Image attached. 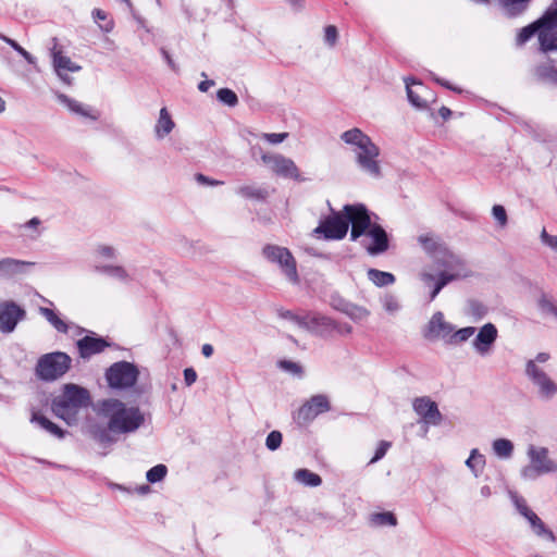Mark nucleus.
I'll return each mask as SVG.
<instances>
[{
  "mask_svg": "<svg viewBox=\"0 0 557 557\" xmlns=\"http://www.w3.org/2000/svg\"><path fill=\"white\" fill-rule=\"evenodd\" d=\"M98 416L107 419L109 431L117 434L135 432L145 422V417L138 407H127L115 398L99 401Z\"/></svg>",
  "mask_w": 557,
  "mask_h": 557,
  "instance_id": "nucleus-1",
  "label": "nucleus"
},
{
  "mask_svg": "<svg viewBox=\"0 0 557 557\" xmlns=\"http://www.w3.org/2000/svg\"><path fill=\"white\" fill-rule=\"evenodd\" d=\"M90 400L89 392L75 384H66L61 396L51 404L52 412L67 424L76 421L81 408L87 407Z\"/></svg>",
  "mask_w": 557,
  "mask_h": 557,
  "instance_id": "nucleus-2",
  "label": "nucleus"
},
{
  "mask_svg": "<svg viewBox=\"0 0 557 557\" xmlns=\"http://www.w3.org/2000/svg\"><path fill=\"white\" fill-rule=\"evenodd\" d=\"M341 138L346 144L354 145L359 149L357 152V162L361 169L373 176L381 174V168L377 161L380 149L368 135L355 127L344 132Z\"/></svg>",
  "mask_w": 557,
  "mask_h": 557,
  "instance_id": "nucleus-3",
  "label": "nucleus"
},
{
  "mask_svg": "<svg viewBox=\"0 0 557 557\" xmlns=\"http://www.w3.org/2000/svg\"><path fill=\"white\" fill-rule=\"evenodd\" d=\"M65 352L55 351L41 356L36 364V375L42 381H54L64 375L71 367Z\"/></svg>",
  "mask_w": 557,
  "mask_h": 557,
  "instance_id": "nucleus-4",
  "label": "nucleus"
},
{
  "mask_svg": "<svg viewBox=\"0 0 557 557\" xmlns=\"http://www.w3.org/2000/svg\"><path fill=\"white\" fill-rule=\"evenodd\" d=\"M262 255L268 261L276 263L289 282H299L297 262L288 248L268 244L262 248Z\"/></svg>",
  "mask_w": 557,
  "mask_h": 557,
  "instance_id": "nucleus-5",
  "label": "nucleus"
},
{
  "mask_svg": "<svg viewBox=\"0 0 557 557\" xmlns=\"http://www.w3.org/2000/svg\"><path fill=\"white\" fill-rule=\"evenodd\" d=\"M343 213L345 221H347V230H349V224H351L350 240L352 242L366 235L374 224L371 221L369 210L362 203L345 205Z\"/></svg>",
  "mask_w": 557,
  "mask_h": 557,
  "instance_id": "nucleus-6",
  "label": "nucleus"
},
{
  "mask_svg": "<svg viewBox=\"0 0 557 557\" xmlns=\"http://www.w3.org/2000/svg\"><path fill=\"white\" fill-rule=\"evenodd\" d=\"M346 222L343 210L338 212L332 211V214L320 221L319 225L313 228L311 235L325 240L344 239L348 233Z\"/></svg>",
  "mask_w": 557,
  "mask_h": 557,
  "instance_id": "nucleus-7",
  "label": "nucleus"
},
{
  "mask_svg": "<svg viewBox=\"0 0 557 557\" xmlns=\"http://www.w3.org/2000/svg\"><path fill=\"white\" fill-rule=\"evenodd\" d=\"M539 44L540 50L544 53L557 51V0L553 1L552 5L541 17Z\"/></svg>",
  "mask_w": 557,
  "mask_h": 557,
  "instance_id": "nucleus-8",
  "label": "nucleus"
},
{
  "mask_svg": "<svg viewBox=\"0 0 557 557\" xmlns=\"http://www.w3.org/2000/svg\"><path fill=\"white\" fill-rule=\"evenodd\" d=\"M418 242L421 247L430 255H442L445 260H443L442 265L448 269H456L462 267V260L454 255L443 243V240L433 233L422 234L418 237Z\"/></svg>",
  "mask_w": 557,
  "mask_h": 557,
  "instance_id": "nucleus-9",
  "label": "nucleus"
},
{
  "mask_svg": "<svg viewBox=\"0 0 557 557\" xmlns=\"http://www.w3.org/2000/svg\"><path fill=\"white\" fill-rule=\"evenodd\" d=\"M137 368L127 362L120 361L113 363L107 371V381L111 387L126 388L133 386L138 379Z\"/></svg>",
  "mask_w": 557,
  "mask_h": 557,
  "instance_id": "nucleus-10",
  "label": "nucleus"
},
{
  "mask_svg": "<svg viewBox=\"0 0 557 557\" xmlns=\"http://www.w3.org/2000/svg\"><path fill=\"white\" fill-rule=\"evenodd\" d=\"M261 160L264 164L269 165L272 172L278 176L301 181L299 169L295 162L282 154L263 153Z\"/></svg>",
  "mask_w": 557,
  "mask_h": 557,
  "instance_id": "nucleus-11",
  "label": "nucleus"
},
{
  "mask_svg": "<svg viewBox=\"0 0 557 557\" xmlns=\"http://www.w3.org/2000/svg\"><path fill=\"white\" fill-rule=\"evenodd\" d=\"M330 409L331 405L325 395H314L297 410L295 420L298 424L304 425Z\"/></svg>",
  "mask_w": 557,
  "mask_h": 557,
  "instance_id": "nucleus-12",
  "label": "nucleus"
},
{
  "mask_svg": "<svg viewBox=\"0 0 557 557\" xmlns=\"http://www.w3.org/2000/svg\"><path fill=\"white\" fill-rule=\"evenodd\" d=\"M407 96L409 101L417 108L424 109L435 101V95L421 82L406 79Z\"/></svg>",
  "mask_w": 557,
  "mask_h": 557,
  "instance_id": "nucleus-13",
  "label": "nucleus"
},
{
  "mask_svg": "<svg viewBox=\"0 0 557 557\" xmlns=\"http://www.w3.org/2000/svg\"><path fill=\"white\" fill-rule=\"evenodd\" d=\"M412 407L416 413L426 424L437 425L442 421V414L438 410L437 404L428 396L417 397L412 401Z\"/></svg>",
  "mask_w": 557,
  "mask_h": 557,
  "instance_id": "nucleus-14",
  "label": "nucleus"
},
{
  "mask_svg": "<svg viewBox=\"0 0 557 557\" xmlns=\"http://www.w3.org/2000/svg\"><path fill=\"white\" fill-rule=\"evenodd\" d=\"M527 373L540 387V391L544 396L550 397L557 393V385L535 364L533 360L528 362Z\"/></svg>",
  "mask_w": 557,
  "mask_h": 557,
  "instance_id": "nucleus-15",
  "label": "nucleus"
},
{
  "mask_svg": "<svg viewBox=\"0 0 557 557\" xmlns=\"http://www.w3.org/2000/svg\"><path fill=\"white\" fill-rule=\"evenodd\" d=\"M24 314L25 311L14 302L2 305L0 307V330L2 332H12Z\"/></svg>",
  "mask_w": 557,
  "mask_h": 557,
  "instance_id": "nucleus-16",
  "label": "nucleus"
},
{
  "mask_svg": "<svg viewBox=\"0 0 557 557\" xmlns=\"http://www.w3.org/2000/svg\"><path fill=\"white\" fill-rule=\"evenodd\" d=\"M372 238V243L366 247V250L371 256L384 253L389 248V240L386 231L377 223L366 234Z\"/></svg>",
  "mask_w": 557,
  "mask_h": 557,
  "instance_id": "nucleus-17",
  "label": "nucleus"
},
{
  "mask_svg": "<svg viewBox=\"0 0 557 557\" xmlns=\"http://www.w3.org/2000/svg\"><path fill=\"white\" fill-rule=\"evenodd\" d=\"M77 349L81 358L88 359L94 355L102 352L110 344L102 337L86 335L78 339Z\"/></svg>",
  "mask_w": 557,
  "mask_h": 557,
  "instance_id": "nucleus-18",
  "label": "nucleus"
},
{
  "mask_svg": "<svg viewBox=\"0 0 557 557\" xmlns=\"http://www.w3.org/2000/svg\"><path fill=\"white\" fill-rule=\"evenodd\" d=\"M532 78L539 84L557 85V64L547 59L536 64L532 71Z\"/></svg>",
  "mask_w": 557,
  "mask_h": 557,
  "instance_id": "nucleus-19",
  "label": "nucleus"
},
{
  "mask_svg": "<svg viewBox=\"0 0 557 557\" xmlns=\"http://www.w3.org/2000/svg\"><path fill=\"white\" fill-rule=\"evenodd\" d=\"M51 55L53 60V66L58 75L65 81V74L67 72H77L81 66L72 62V60L64 55L62 50L57 45L51 49Z\"/></svg>",
  "mask_w": 557,
  "mask_h": 557,
  "instance_id": "nucleus-20",
  "label": "nucleus"
},
{
  "mask_svg": "<svg viewBox=\"0 0 557 557\" xmlns=\"http://www.w3.org/2000/svg\"><path fill=\"white\" fill-rule=\"evenodd\" d=\"M497 329L492 323H486L479 331L475 339L474 347L480 354H486L490 350L491 345L496 341Z\"/></svg>",
  "mask_w": 557,
  "mask_h": 557,
  "instance_id": "nucleus-21",
  "label": "nucleus"
},
{
  "mask_svg": "<svg viewBox=\"0 0 557 557\" xmlns=\"http://www.w3.org/2000/svg\"><path fill=\"white\" fill-rule=\"evenodd\" d=\"M453 332V326L445 321L444 314L442 312H436L433 314L429 322L428 336L443 338L447 336L451 337Z\"/></svg>",
  "mask_w": 557,
  "mask_h": 557,
  "instance_id": "nucleus-22",
  "label": "nucleus"
},
{
  "mask_svg": "<svg viewBox=\"0 0 557 557\" xmlns=\"http://www.w3.org/2000/svg\"><path fill=\"white\" fill-rule=\"evenodd\" d=\"M455 272L443 271L440 273L438 278L435 283V286L431 293V300H433L438 293L451 281L459 278L460 276H468V272L466 271L465 262L462 261V267L450 269Z\"/></svg>",
  "mask_w": 557,
  "mask_h": 557,
  "instance_id": "nucleus-23",
  "label": "nucleus"
},
{
  "mask_svg": "<svg viewBox=\"0 0 557 557\" xmlns=\"http://www.w3.org/2000/svg\"><path fill=\"white\" fill-rule=\"evenodd\" d=\"M531 459L534 468L540 472H550L556 470V466L548 458V451L545 448L532 449Z\"/></svg>",
  "mask_w": 557,
  "mask_h": 557,
  "instance_id": "nucleus-24",
  "label": "nucleus"
},
{
  "mask_svg": "<svg viewBox=\"0 0 557 557\" xmlns=\"http://www.w3.org/2000/svg\"><path fill=\"white\" fill-rule=\"evenodd\" d=\"M30 421L37 423L45 431L58 438H63L65 435V431L63 429L38 411L33 412Z\"/></svg>",
  "mask_w": 557,
  "mask_h": 557,
  "instance_id": "nucleus-25",
  "label": "nucleus"
},
{
  "mask_svg": "<svg viewBox=\"0 0 557 557\" xmlns=\"http://www.w3.org/2000/svg\"><path fill=\"white\" fill-rule=\"evenodd\" d=\"M174 122L166 108L160 110L159 120L156 124L154 132L159 138H163L169 135L174 128Z\"/></svg>",
  "mask_w": 557,
  "mask_h": 557,
  "instance_id": "nucleus-26",
  "label": "nucleus"
},
{
  "mask_svg": "<svg viewBox=\"0 0 557 557\" xmlns=\"http://www.w3.org/2000/svg\"><path fill=\"white\" fill-rule=\"evenodd\" d=\"M537 307L542 314L553 317L557 321V301L546 293H541Z\"/></svg>",
  "mask_w": 557,
  "mask_h": 557,
  "instance_id": "nucleus-27",
  "label": "nucleus"
},
{
  "mask_svg": "<svg viewBox=\"0 0 557 557\" xmlns=\"http://www.w3.org/2000/svg\"><path fill=\"white\" fill-rule=\"evenodd\" d=\"M367 275H368V278L375 286H379V287L392 285L395 282L394 274H392L389 272H384V271H381L377 269H373V268H371L367 271Z\"/></svg>",
  "mask_w": 557,
  "mask_h": 557,
  "instance_id": "nucleus-28",
  "label": "nucleus"
},
{
  "mask_svg": "<svg viewBox=\"0 0 557 557\" xmlns=\"http://www.w3.org/2000/svg\"><path fill=\"white\" fill-rule=\"evenodd\" d=\"M525 519L530 522L536 535L544 536L550 542H554L556 540L553 531L546 528L544 522L534 511L531 515H529Z\"/></svg>",
  "mask_w": 557,
  "mask_h": 557,
  "instance_id": "nucleus-29",
  "label": "nucleus"
},
{
  "mask_svg": "<svg viewBox=\"0 0 557 557\" xmlns=\"http://www.w3.org/2000/svg\"><path fill=\"white\" fill-rule=\"evenodd\" d=\"M237 194L246 199H252L258 201H263L268 198L269 193L265 188L252 186V185H244L238 187Z\"/></svg>",
  "mask_w": 557,
  "mask_h": 557,
  "instance_id": "nucleus-30",
  "label": "nucleus"
},
{
  "mask_svg": "<svg viewBox=\"0 0 557 557\" xmlns=\"http://www.w3.org/2000/svg\"><path fill=\"white\" fill-rule=\"evenodd\" d=\"M536 33H541V18L520 29L516 38L517 45H524Z\"/></svg>",
  "mask_w": 557,
  "mask_h": 557,
  "instance_id": "nucleus-31",
  "label": "nucleus"
},
{
  "mask_svg": "<svg viewBox=\"0 0 557 557\" xmlns=\"http://www.w3.org/2000/svg\"><path fill=\"white\" fill-rule=\"evenodd\" d=\"M295 479L308 486H319L322 483L321 476L308 469L297 470L295 472Z\"/></svg>",
  "mask_w": 557,
  "mask_h": 557,
  "instance_id": "nucleus-32",
  "label": "nucleus"
},
{
  "mask_svg": "<svg viewBox=\"0 0 557 557\" xmlns=\"http://www.w3.org/2000/svg\"><path fill=\"white\" fill-rule=\"evenodd\" d=\"M40 313L58 332H67V324L52 309L41 307Z\"/></svg>",
  "mask_w": 557,
  "mask_h": 557,
  "instance_id": "nucleus-33",
  "label": "nucleus"
},
{
  "mask_svg": "<svg viewBox=\"0 0 557 557\" xmlns=\"http://www.w3.org/2000/svg\"><path fill=\"white\" fill-rule=\"evenodd\" d=\"M92 17L95 22L99 23V26L102 30L109 33L113 29V20L109 18L108 13L102 9H94Z\"/></svg>",
  "mask_w": 557,
  "mask_h": 557,
  "instance_id": "nucleus-34",
  "label": "nucleus"
},
{
  "mask_svg": "<svg viewBox=\"0 0 557 557\" xmlns=\"http://www.w3.org/2000/svg\"><path fill=\"white\" fill-rule=\"evenodd\" d=\"M59 100L64 103L71 111L79 114V115H83V116H89V117H92V119H96V116L91 115L88 110L79 102H77L76 100H73V99H70L67 96L65 95H59Z\"/></svg>",
  "mask_w": 557,
  "mask_h": 557,
  "instance_id": "nucleus-35",
  "label": "nucleus"
},
{
  "mask_svg": "<svg viewBox=\"0 0 557 557\" xmlns=\"http://www.w3.org/2000/svg\"><path fill=\"white\" fill-rule=\"evenodd\" d=\"M511 15H519L528 8L531 0H500Z\"/></svg>",
  "mask_w": 557,
  "mask_h": 557,
  "instance_id": "nucleus-36",
  "label": "nucleus"
},
{
  "mask_svg": "<svg viewBox=\"0 0 557 557\" xmlns=\"http://www.w3.org/2000/svg\"><path fill=\"white\" fill-rule=\"evenodd\" d=\"M493 448L499 457H509L512 454L513 445L509 440L498 438L493 443Z\"/></svg>",
  "mask_w": 557,
  "mask_h": 557,
  "instance_id": "nucleus-37",
  "label": "nucleus"
},
{
  "mask_svg": "<svg viewBox=\"0 0 557 557\" xmlns=\"http://www.w3.org/2000/svg\"><path fill=\"white\" fill-rule=\"evenodd\" d=\"M27 264L24 261H20L12 258H5L0 260V271L5 274H12L21 270L23 265Z\"/></svg>",
  "mask_w": 557,
  "mask_h": 557,
  "instance_id": "nucleus-38",
  "label": "nucleus"
},
{
  "mask_svg": "<svg viewBox=\"0 0 557 557\" xmlns=\"http://www.w3.org/2000/svg\"><path fill=\"white\" fill-rule=\"evenodd\" d=\"M371 521L375 525H396L397 524V518L393 512L386 511V512H379L374 513L371 517Z\"/></svg>",
  "mask_w": 557,
  "mask_h": 557,
  "instance_id": "nucleus-39",
  "label": "nucleus"
},
{
  "mask_svg": "<svg viewBox=\"0 0 557 557\" xmlns=\"http://www.w3.org/2000/svg\"><path fill=\"white\" fill-rule=\"evenodd\" d=\"M218 100L228 107H235L238 103L237 95L230 88H221L216 92Z\"/></svg>",
  "mask_w": 557,
  "mask_h": 557,
  "instance_id": "nucleus-40",
  "label": "nucleus"
},
{
  "mask_svg": "<svg viewBox=\"0 0 557 557\" xmlns=\"http://www.w3.org/2000/svg\"><path fill=\"white\" fill-rule=\"evenodd\" d=\"M168 473V468L164 465H157L148 470L146 478L150 483L162 481Z\"/></svg>",
  "mask_w": 557,
  "mask_h": 557,
  "instance_id": "nucleus-41",
  "label": "nucleus"
},
{
  "mask_svg": "<svg viewBox=\"0 0 557 557\" xmlns=\"http://www.w3.org/2000/svg\"><path fill=\"white\" fill-rule=\"evenodd\" d=\"M467 466L474 472L482 470L485 465V458L479 454L476 449H473L466 461Z\"/></svg>",
  "mask_w": 557,
  "mask_h": 557,
  "instance_id": "nucleus-42",
  "label": "nucleus"
},
{
  "mask_svg": "<svg viewBox=\"0 0 557 557\" xmlns=\"http://www.w3.org/2000/svg\"><path fill=\"white\" fill-rule=\"evenodd\" d=\"M277 366L283 371H286L295 376L301 377L304 374L302 367L297 362L290 360H280Z\"/></svg>",
  "mask_w": 557,
  "mask_h": 557,
  "instance_id": "nucleus-43",
  "label": "nucleus"
},
{
  "mask_svg": "<svg viewBox=\"0 0 557 557\" xmlns=\"http://www.w3.org/2000/svg\"><path fill=\"white\" fill-rule=\"evenodd\" d=\"M0 38L4 42L10 45L16 52H18L29 64L35 63V58L28 51H26L22 46H20L15 40H13L4 35H0Z\"/></svg>",
  "mask_w": 557,
  "mask_h": 557,
  "instance_id": "nucleus-44",
  "label": "nucleus"
},
{
  "mask_svg": "<svg viewBox=\"0 0 557 557\" xmlns=\"http://www.w3.org/2000/svg\"><path fill=\"white\" fill-rule=\"evenodd\" d=\"M474 332L475 329L473 326L463 327L456 332H453L450 338L454 343H461L470 338L474 334Z\"/></svg>",
  "mask_w": 557,
  "mask_h": 557,
  "instance_id": "nucleus-45",
  "label": "nucleus"
},
{
  "mask_svg": "<svg viewBox=\"0 0 557 557\" xmlns=\"http://www.w3.org/2000/svg\"><path fill=\"white\" fill-rule=\"evenodd\" d=\"M282 440L283 436L280 431H272L267 436L265 445L270 450H275L281 446Z\"/></svg>",
  "mask_w": 557,
  "mask_h": 557,
  "instance_id": "nucleus-46",
  "label": "nucleus"
},
{
  "mask_svg": "<svg viewBox=\"0 0 557 557\" xmlns=\"http://www.w3.org/2000/svg\"><path fill=\"white\" fill-rule=\"evenodd\" d=\"M392 443L387 441H381L375 449L374 456L371 458L369 463H375L379 460H381L387 453V450L391 448Z\"/></svg>",
  "mask_w": 557,
  "mask_h": 557,
  "instance_id": "nucleus-47",
  "label": "nucleus"
},
{
  "mask_svg": "<svg viewBox=\"0 0 557 557\" xmlns=\"http://www.w3.org/2000/svg\"><path fill=\"white\" fill-rule=\"evenodd\" d=\"M493 216L498 222V224L504 227L507 224V213L503 206L495 205L492 209Z\"/></svg>",
  "mask_w": 557,
  "mask_h": 557,
  "instance_id": "nucleus-48",
  "label": "nucleus"
},
{
  "mask_svg": "<svg viewBox=\"0 0 557 557\" xmlns=\"http://www.w3.org/2000/svg\"><path fill=\"white\" fill-rule=\"evenodd\" d=\"M337 38H338V32H337L336 26H334V25L326 26L325 29H324V40H325V42L329 46L333 47L336 44Z\"/></svg>",
  "mask_w": 557,
  "mask_h": 557,
  "instance_id": "nucleus-49",
  "label": "nucleus"
},
{
  "mask_svg": "<svg viewBox=\"0 0 557 557\" xmlns=\"http://www.w3.org/2000/svg\"><path fill=\"white\" fill-rule=\"evenodd\" d=\"M261 137L268 143L276 145L284 141L288 137V133H263Z\"/></svg>",
  "mask_w": 557,
  "mask_h": 557,
  "instance_id": "nucleus-50",
  "label": "nucleus"
},
{
  "mask_svg": "<svg viewBox=\"0 0 557 557\" xmlns=\"http://www.w3.org/2000/svg\"><path fill=\"white\" fill-rule=\"evenodd\" d=\"M112 433L111 431H109V429H103V430H100L99 432L96 433L95 437L96 440L102 444V445H109V444H112L113 442H115V438L111 436Z\"/></svg>",
  "mask_w": 557,
  "mask_h": 557,
  "instance_id": "nucleus-51",
  "label": "nucleus"
},
{
  "mask_svg": "<svg viewBox=\"0 0 557 557\" xmlns=\"http://www.w3.org/2000/svg\"><path fill=\"white\" fill-rule=\"evenodd\" d=\"M542 240L550 248L557 250V236L549 235L545 228L541 233Z\"/></svg>",
  "mask_w": 557,
  "mask_h": 557,
  "instance_id": "nucleus-52",
  "label": "nucleus"
},
{
  "mask_svg": "<svg viewBox=\"0 0 557 557\" xmlns=\"http://www.w3.org/2000/svg\"><path fill=\"white\" fill-rule=\"evenodd\" d=\"M197 380V373L193 368H187L184 370V381L187 386L194 384Z\"/></svg>",
  "mask_w": 557,
  "mask_h": 557,
  "instance_id": "nucleus-53",
  "label": "nucleus"
},
{
  "mask_svg": "<svg viewBox=\"0 0 557 557\" xmlns=\"http://www.w3.org/2000/svg\"><path fill=\"white\" fill-rule=\"evenodd\" d=\"M312 322L317 325H323L327 329H334V323L331 319L325 317L313 318Z\"/></svg>",
  "mask_w": 557,
  "mask_h": 557,
  "instance_id": "nucleus-54",
  "label": "nucleus"
},
{
  "mask_svg": "<svg viewBox=\"0 0 557 557\" xmlns=\"http://www.w3.org/2000/svg\"><path fill=\"white\" fill-rule=\"evenodd\" d=\"M517 507L519 512L527 518L529 515H531L533 511L529 508V506L525 504L524 500L518 502Z\"/></svg>",
  "mask_w": 557,
  "mask_h": 557,
  "instance_id": "nucleus-55",
  "label": "nucleus"
},
{
  "mask_svg": "<svg viewBox=\"0 0 557 557\" xmlns=\"http://www.w3.org/2000/svg\"><path fill=\"white\" fill-rule=\"evenodd\" d=\"M197 182L201 184H209V185H220L222 182L210 180L209 177L205 176L203 174H197L196 175Z\"/></svg>",
  "mask_w": 557,
  "mask_h": 557,
  "instance_id": "nucleus-56",
  "label": "nucleus"
},
{
  "mask_svg": "<svg viewBox=\"0 0 557 557\" xmlns=\"http://www.w3.org/2000/svg\"><path fill=\"white\" fill-rule=\"evenodd\" d=\"M214 85V81L206 79L198 84V89L201 92H207Z\"/></svg>",
  "mask_w": 557,
  "mask_h": 557,
  "instance_id": "nucleus-57",
  "label": "nucleus"
},
{
  "mask_svg": "<svg viewBox=\"0 0 557 557\" xmlns=\"http://www.w3.org/2000/svg\"><path fill=\"white\" fill-rule=\"evenodd\" d=\"M438 114L444 121H447L451 116V110L443 106L440 108Z\"/></svg>",
  "mask_w": 557,
  "mask_h": 557,
  "instance_id": "nucleus-58",
  "label": "nucleus"
},
{
  "mask_svg": "<svg viewBox=\"0 0 557 557\" xmlns=\"http://www.w3.org/2000/svg\"><path fill=\"white\" fill-rule=\"evenodd\" d=\"M434 79H435V82H436L437 84H440V85L444 86V87H445V88H447V89H450V90H454V91H458V92H460V91H461L460 89H458V88H456V87L451 86V85L449 84V82H447V81H445V79H442V78H438V77H436V78H434Z\"/></svg>",
  "mask_w": 557,
  "mask_h": 557,
  "instance_id": "nucleus-59",
  "label": "nucleus"
},
{
  "mask_svg": "<svg viewBox=\"0 0 557 557\" xmlns=\"http://www.w3.org/2000/svg\"><path fill=\"white\" fill-rule=\"evenodd\" d=\"M201 352L206 358H209L213 355V347L210 344H203L201 348Z\"/></svg>",
  "mask_w": 557,
  "mask_h": 557,
  "instance_id": "nucleus-60",
  "label": "nucleus"
},
{
  "mask_svg": "<svg viewBox=\"0 0 557 557\" xmlns=\"http://www.w3.org/2000/svg\"><path fill=\"white\" fill-rule=\"evenodd\" d=\"M100 252H101L102 256L109 257V258L113 257V255H114V250L110 246H102L100 248Z\"/></svg>",
  "mask_w": 557,
  "mask_h": 557,
  "instance_id": "nucleus-61",
  "label": "nucleus"
},
{
  "mask_svg": "<svg viewBox=\"0 0 557 557\" xmlns=\"http://www.w3.org/2000/svg\"><path fill=\"white\" fill-rule=\"evenodd\" d=\"M548 359H549V355L546 352H540V354H537V356L535 358V360L537 362H546Z\"/></svg>",
  "mask_w": 557,
  "mask_h": 557,
  "instance_id": "nucleus-62",
  "label": "nucleus"
},
{
  "mask_svg": "<svg viewBox=\"0 0 557 557\" xmlns=\"http://www.w3.org/2000/svg\"><path fill=\"white\" fill-rule=\"evenodd\" d=\"M40 224V220L38 218H33L27 222V226L37 227Z\"/></svg>",
  "mask_w": 557,
  "mask_h": 557,
  "instance_id": "nucleus-63",
  "label": "nucleus"
},
{
  "mask_svg": "<svg viewBox=\"0 0 557 557\" xmlns=\"http://www.w3.org/2000/svg\"><path fill=\"white\" fill-rule=\"evenodd\" d=\"M284 318L286 319H290V320H295L296 317L295 314L292 312V311H286L285 313L282 314Z\"/></svg>",
  "mask_w": 557,
  "mask_h": 557,
  "instance_id": "nucleus-64",
  "label": "nucleus"
}]
</instances>
